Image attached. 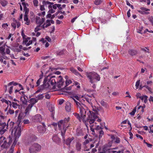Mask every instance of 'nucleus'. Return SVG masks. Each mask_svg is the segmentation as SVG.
<instances>
[{
  "instance_id": "f257e3e1",
  "label": "nucleus",
  "mask_w": 153,
  "mask_h": 153,
  "mask_svg": "<svg viewBox=\"0 0 153 153\" xmlns=\"http://www.w3.org/2000/svg\"><path fill=\"white\" fill-rule=\"evenodd\" d=\"M86 108H85V112H84L83 114L79 110V113L80 115L77 113H74L73 114L76 117V118L78 120L79 122H81V120L84 123L86 126H87L88 124L87 123L88 122L90 124H91L94 123V118H94L95 116L94 115L93 117H92L91 114V112L89 110L86 109Z\"/></svg>"
},
{
  "instance_id": "f03ea898",
  "label": "nucleus",
  "mask_w": 153,
  "mask_h": 153,
  "mask_svg": "<svg viewBox=\"0 0 153 153\" xmlns=\"http://www.w3.org/2000/svg\"><path fill=\"white\" fill-rule=\"evenodd\" d=\"M56 78L55 76H47L45 78L43 85L41 86V89L44 90L49 88L50 84L53 87H55L56 85Z\"/></svg>"
},
{
  "instance_id": "7ed1b4c3",
  "label": "nucleus",
  "mask_w": 153,
  "mask_h": 153,
  "mask_svg": "<svg viewBox=\"0 0 153 153\" xmlns=\"http://www.w3.org/2000/svg\"><path fill=\"white\" fill-rule=\"evenodd\" d=\"M22 121L20 118L19 116L18 117V120L16 123V125L15 126L14 128L12 129L11 133L14 137L15 139L14 141V143L16 142V139H18L21 134V124L20 123Z\"/></svg>"
},
{
  "instance_id": "20e7f679",
  "label": "nucleus",
  "mask_w": 153,
  "mask_h": 153,
  "mask_svg": "<svg viewBox=\"0 0 153 153\" xmlns=\"http://www.w3.org/2000/svg\"><path fill=\"white\" fill-rule=\"evenodd\" d=\"M87 76L90 79V82L92 83H93L97 81H100V77L99 75L94 72H91L89 73H87Z\"/></svg>"
},
{
  "instance_id": "39448f33",
  "label": "nucleus",
  "mask_w": 153,
  "mask_h": 153,
  "mask_svg": "<svg viewBox=\"0 0 153 153\" xmlns=\"http://www.w3.org/2000/svg\"><path fill=\"white\" fill-rule=\"evenodd\" d=\"M41 148L42 146L41 145L35 143L30 147L29 151L30 153H37L40 151Z\"/></svg>"
},
{
  "instance_id": "423d86ee",
  "label": "nucleus",
  "mask_w": 153,
  "mask_h": 153,
  "mask_svg": "<svg viewBox=\"0 0 153 153\" xmlns=\"http://www.w3.org/2000/svg\"><path fill=\"white\" fill-rule=\"evenodd\" d=\"M73 99L76 103L77 108L80 109V111L81 113H82H82L83 114L84 112H85V108H87L86 107L84 104L82 103L81 102L79 101V102L76 100L74 98H73Z\"/></svg>"
},
{
  "instance_id": "0eeeda50",
  "label": "nucleus",
  "mask_w": 153,
  "mask_h": 153,
  "mask_svg": "<svg viewBox=\"0 0 153 153\" xmlns=\"http://www.w3.org/2000/svg\"><path fill=\"white\" fill-rule=\"evenodd\" d=\"M70 119V118L69 117H68L67 118L65 117L64 118L63 120H61L59 122H58V126L59 128L61 129L62 125V128L63 126L65 125V128L67 126V124L69 122Z\"/></svg>"
},
{
  "instance_id": "6e6552de",
  "label": "nucleus",
  "mask_w": 153,
  "mask_h": 153,
  "mask_svg": "<svg viewBox=\"0 0 153 153\" xmlns=\"http://www.w3.org/2000/svg\"><path fill=\"white\" fill-rule=\"evenodd\" d=\"M40 17L38 16H36L35 18L36 22L37 24H39V25H37L36 27L34 29V31L35 32H37L40 30L39 27H40V26L42 25L44 22L45 20V19L44 18H42L41 19V22L39 21Z\"/></svg>"
},
{
  "instance_id": "1a4fd4ad",
  "label": "nucleus",
  "mask_w": 153,
  "mask_h": 153,
  "mask_svg": "<svg viewBox=\"0 0 153 153\" xmlns=\"http://www.w3.org/2000/svg\"><path fill=\"white\" fill-rule=\"evenodd\" d=\"M91 106L92 108V110L94 111V112H93L92 111H91L90 110L91 112V114L92 115V117L94 116V115L95 116V118L94 117V121L97 118L98 116H97V115L98 114V111L99 110V109L97 107H96L95 106H94L92 105H91Z\"/></svg>"
},
{
  "instance_id": "9d476101",
  "label": "nucleus",
  "mask_w": 153,
  "mask_h": 153,
  "mask_svg": "<svg viewBox=\"0 0 153 153\" xmlns=\"http://www.w3.org/2000/svg\"><path fill=\"white\" fill-rule=\"evenodd\" d=\"M110 150H111V149H110V147L108 146H104V147L101 150L100 148H98V153H109Z\"/></svg>"
},
{
  "instance_id": "9b49d317",
  "label": "nucleus",
  "mask_w": 153,
  "mask_h": 153,
  "mask_svg": "<svg viewBox=\"0 0 153 153\" xmlns=\"http://www.w3.org/2000/svg\"><path fill=\"white\" fill-rule=\"evenodd\" d=\"M62 79L63 78L61 76H59L56 77V85L59 88H61L63 85L64 81H62Z\"/></svg>"
},
{
  "instance_id": "f8f14e48",
  "label": "nucleus",
  "mask_w": 153,
  "mask_h": 153,
  "mask_svg": "<svg viewBox=\"0 0 153 153\" xmlns=\"http://www.w3.org/2000/svg\"><path fill=\"white\" fill-rule=\"evenodd\" d=\"M103 128V127H102V126H97L95 128V130L96 131H99L98 132L100 134L99 136V138H101L104 134V132L102 130Z\"/></svg>"
},
{
  "instance_id": "ddd939ff",
  "label": "nucleus",
  "mask_w": 153,
  "mask_h": 153,
  "mask_svg": "<svg viewBox=\"0 0 153 153\" xmlns=\"http://www.w3.org/2000/svg\"><path fill=\"white\" fill-rule=\"evenodd\" d=\"M14 125H15V126H16V123H14V122H13L12 121H10L9 123H7V124H6V123H5V124H4V126L6 129H9L10 130L13 128Z\"/></svg>"
},
{
  "instance_id": "4468645a",
  "label": "nucleus",
  "mask_w": 153,
  "mask_h": 153,
  "mask_svg": "<svg viewBox=\"0 0 153 153\" xmlns=\"http://www.w3.org/2000/svg\"><path fill=\"white\" fill-rule=\"evenodd\" d=\"M32 120L34 122H40L42 120L41 116L40 114H37L32 117Z\"/></svg>"
},
{
  "instance_id": "2eb2a0df",
  "label": "nucleus",
  "mask_w": 153,
  "mask_h": 153,
  "mask_svg": "<svg viewBox=\"0 0 153 153\" xmlns=\"http://www.w3.org/2000/svg\"><path fill=\"white\" fill-rule=\"evenodd\" d=\"M74 139V137H72L71 138L69 137L66 140L64 139L63 140L64 143L66 144L68 146H69L71 141Z\"/></svg>"
},
{
  "instance_id": "dca6fc26",
  "label": "nucleus",
  "mask_w": 153,
  "mask_h": 153,
  "mask_svg": "<svg viewBox=\"0 0 153 153\" xmlns=\"http://www.w3.org/2000/svg\"><path fill=\"white\" fill-rule=\"evenodd\" d=\"M65 109L68 112L71 111V104L70 102H67L66 103L65 106Z\"/></svg>"
},
{
  "instance_id": "f3484780",
  "label": "nucleus",
  "mask_w": 153,
  "mask_h": 153,
  "mask_svg": "<svg viewBox=\"0 0 153 153\" xmlns=\"http://www.w3.org/2000/svg\"><path fill=\"white\" fill-rule=\"evenodd\" d=\"M128 53L131 56H133L136 55L137 54V51L133 49H130L129 50Z\"/></svg>"
},
{
  "instance_id": "a211bd4d",
  "label": "nucleus",
  "mask_w": 153,
  "mask_h": 153,
  "mask_svg": "<svg viewBox=\"0 0 153 153\" xmlns=\"http://www.w3.org/2000/svg\"><path fill=\"white\" fill-rule=\"evenodd\" d=\"M28 97L27 96L24 95L23 97H21V100L22 101V104L26 105L27 102V99Z\"/></svg>"
},
{
  "instance_id": "6ab92c4d",
  "label": "nucleus",
  "mask_w": 153,
  "mask_h": 153,
  "mask_svg": "<svg viewBox=\"0 0 153 153\" xmlns=\"http://www.w3.org/2000/svg\"><path fill=\"white\" fill-rule=\"evenodd\" d=\"M65 127V125L63 126V128H62L63 130L61 131V134L63 140L65 138V133L66 131V128Z\"/></svg>"
},
{
  "instance_id": "aec40b11",
  "label": "nucleus",
  "mask_w": 153,
  "mask_h": 153,
  "mask_svg": "<svg viewBox=\"0 0 153 153\" xmlns=\"http://www.w3.org/2000/svg\"><path fill=\"white\" fill-rule=\"evenodd\" d=\"M52 139L53 141L56 143H58L60 141V139L56 135H53Z\"/></svg>"
},
{
  "instance_id": "412c9836",
  "label": "nucleus",
  "mask_w": 153,
  "mask_h": 153,
  "mask_svg": "<svg viewBox=\"0 0 153 153\" xmlns=\"http://www.w3.org/2000/svg\"><path fill=\"white\" fill-rule=\"evenodd\" d=\"M18 83H17V82H14L13 81H12V82H9L7 84V85H5V88H6L5 90V92H6V91L7 90V86H11L12 85H13L14 86H16V85H18Z\"/></svg>"
},
{
  "instance_id": "4be33fe9",
  "label": "nucleus",
  "mask_w": 153,
  "mask_h": 153,
  "mask_svg": "<svg viewBox=\"0 0 153 153\" xmlns=\"http://www.w3.org/2000/svg\"><path fill=\"white\" fill-rule=\"evenodd\" d=\"M30 103L29 104L30 105H31L32 106L35 104L36 103L38 102L37 100L36 99L34 98H31L30 100Z\"/></svg>"
},
{
  "instance_id": "5701e85b",
  "label": "nucleus",
  "mask_w": 153,
  "mask_h": 153,
  "mask_svg": "<svg viewBox=\"0 0 153 153\" xmlns=\"http://www.w3.org/2000/svg\"><path fill=\"white\" fill-rule=\"evenodd\" d=\"M54 106L52 105H50L48 107V109L52 112L51 114L53 116L54 114L53 112L54 111Z\"/></svg>"
},
{
  "instance_id": "b1692460",
  "label": "nucleus",
  "mask_w": 153,
  "mask_h": 153,
  "mask_svg": "<svg viewBox=\"0 0 153 153\" xmlns=\"http://www.w3.org/2000/svg\"><path fill=\"white\" fill-rule=\"evenodd\" d=\"M76 146V150L78 151H80L81 148V144L79 143H77Z\"/></svg>"
},
{
  "instance_id": "393cba45",
  "label": "nucleus",
  "mask_w": 153,
  "mask_h": 153,
  "mask_svg": "<svg viewBox=\"0 0 153 153\" xmlns=\"http://www.w3.org/2000/svg\"><path fill=\"white\" fill-rule=\"evenodd\" d=\"M6 129L4 126L1 127L0 126V135H2L6 131Z\"/></svg>"
},
{
  "instance_id": "a878e982",
  "label": "nucleus",
  "mask_w": 153,
  "mask_h": 153,
  "mask_svg": "<svg viewBox=\"0 0 153 153\" xmlns=\"http://www.w3.org/2000/svg\"><path fill=\"white\" fill-rule=\"evenodd\" d=\"M39 132L40 133H44L46 131V128L45 127H40L38 128Z\"/></svg>"
},
{
  "instance_id": "bb28decb",
  "label": "nucleus",
  "mask_w": 153,
  "mask_h": 153,
  "mask_svg": "<svg viewBox=\"0 0 153 153\" xmlns=\"http://www.w3.org/2000/svg\"><path fill=\"white\" fill-rule=\"evenodd\" d=\"M100 103L102 106L105 108H107L108 107V104L103 100H101L100 101Z\"/></svg>"
},
{
  "instance_id": "cd10ccee",
  "label": "nucleus",
  "mask_w": 153,
  "mask_h": 153,
  "mask_svg": "<svg viewBox=\"0 0 153 153\" xmlns=\"http://www.w3.org/2000/svg\"><path fill=\"white\" fill-rule=\"evenodd\" d=\"M37 139L36 136L33 135L31 136L29 139V141L30 142L35 141Z\"/></svg>"
},
{
  "instance_id": "c85d7f7f",
  "label": "nucleus",
  "mask_w": 153,
  "mask_h": 153,
  "mask_svg": "<svg viewBox=\"0 0 153 153\" xmlns=\"http://www.w3.org/2000/svg\"><path fill=\"white\" fill-rule=\"evenodd\" d=\"M139 98L141 99L142 100H144V102L145 103H146L147 101V96H139Z\"/></svg>"
},
{
  "instance_id": "c756f323",
  "label": "nucleus",
  "mask_w": 153,
  "mask_h": 153,
  "mask_svg": "<svg viewBox=\"0 0 153 153\" xmlns=\"http://www.w3.org/2000/svg\"><path fill=\"white\" fill-rule=\"evenodd\" d=\"M44 96H43V94H39V95H37L36 96V99L38 101L39 100H41L43 99Z\"/></svg>"
},
{
  "instance_id": "7c9ffc66",
  "label": "nucleus",
  "mask_w": 153,
  "mask_h": 153,
  "mask_svg": "<svg viewBox=\"0 0 153 153\" xmlns=\"http://www.w3.org/2000/svg\"><path fill=\"white\" fill-rule=\"evenodd\" d=\"M0 3L3 7L5 6L7 4V2L5 0H0Z\"/></svg>"
},
{
  "instance_id": "2f4dec72",
  "label": "nucleus",
  "mask_w": 153,
  "mask_h": 153,
  "mask_svg": "<svg viewBox=\"0 0 153 153\" xmlns=\"http://www.w3.org/2000/svg\"><path fill=\"white\" fill-rule=\"evenodd\" d=\"M42 4L44 5H47V4H48V5H52L53 4V2H51L48 1H46L44 0L42 1Z\"/></svg>"
},
{
  "instance_id": "473e14b6",
  "label": "nucleus",
  "mask_w": 153,
  "mask_h": 153,
  "mask_svg": "<svg viewBox=\"0 0 153 153\" xmlns=\"http://www.w3.org/2000/svg\"><path fill=\"white\" fill-rule=\"evenodd\" d=\"M71 71L73 73H74L76 75H79V73L76 70H75L73 68H70Z\"/></svg>"
},
{
  "instance_id": "72a5a7b5",
  "label": "nucleus",
  "mask_w": 153,
  "mask_h": 153,
  "mask_svg": "<svg viewBox=\"0 0 153 153\" xmlns=\"http://www.w3.org/2000/svg\"><path fill=\"white\" fill-rule=\"evenodd\" d=\"M5 48L3 46L0 47V51H1V53L2 54H4L5 53L4 52Z\"/></svg>"
},
{
  "instance_id": "f704fd0d",
  "label": "nucleus",
  "mask_w": 153,
  "mask_h": 153,
  "mask_svg": "<svg viewBox=\"0 0 153 153\" xmlns=\"http://www.w3.org/2000/svg\"><path fill=\"white\" fill-rule=\"evenodd\" d=\"M102 2L101 0H96L94 1V4L96 5H99Z\"/></svg>"
},
{
  "instance_id": "c9c22d12",
  "label": "nucleus",
  "mask_w": 153,
  "mask_h": 153,
  "mask_svg": "<svg viewBox=\"0 0 153 153\" xmlns=\"http://www.w3.org/2000/svg\"><path fill=\"white\" fill-rule=\"evenodd\" d=\"M10 86V87L9 89V92L10 94H11L13 92V86Z\"/></svg>"
},
{
  "instance_id": "e433bc0d",
  "label": "nucleus",
  "mask_w": 153,
  "mask_h": 153,
  "mask_svg": "<svg viewBox=\"0 0 153 153\" xmlns=\"http://www.w3.org/2000/svg\"><path fill=\"white\" fill-rule=\"evenodd\" d=\"M143 87L147 89L151 93H152V89L150 88L148 86L146 85H144V86H143Z\"/></svg>"
},
{
  "instance_id": "4c0bfd02",
  "label": "nucleus",
  "mask_w": 153,
  "mask_h": 153,
  "mask_svg": "<svg viewBox=\"0 0 153 153\" xmlns=\"http://www.w3.org/2000/svg\"><path fill=\"white\" fill-rule=\"evenodd\" d=\"M71 82H72L70 79H68L67 80H66L65 81L66 86H67L69 84L71 83Z\"/></svg>"
},
{
  "instance_id": "58836bf2",
  "label": "nucleus",
  "mask_w": 153,
  "mask_h": 153,
  "mask_svg": "<svg viewBox=\"0 0 153 153\" xmlns=\"http://www.w3.org/2000/svg\"><path fill=\"white\" fill-rule=\"evenodd\" d=\"M42 79V77H41L37 80L36 84V86H38L39 85L40 82L41 81V79Z\"/></svg>"
},
{
  "instance_id": "ea45409f",
  "label": "nucleus",
  "mask_w": 153,
  "mask_h": 153,
  "mask_svg": "<svg viewBox=\"0 0 153 153\" xmlns=\"http://www.w3.org/2000/svg\"><path fill=\"white\" fill-rule=\"evenodd\" d=\"M12 107L14 108H16L17 106L19 105L16 102H12Z\"/></svg>"
},
{
  "instance_id": "a19ab883",
  "label": "nucleus",
  "mask_w": 153,
  "mask_h": 153,
  "mask_svg": "<svg viewBox=\"0 0 153 153\" xmlns=\"http://www.w3.org/2000/svg\"><path fill=\"white\" fill-rule=\"evenodd\" d=\"M84 98L91 105H92V104L91 102V99H89L88 98H87L85 97H84Z\"/></svg>"
},
{
  "instance_id": "79ce46f5",
  "label": "nucleus",
  "mask_w": 153,
  "mask_h": 153,
  "mask_svg": "<svg viewBox=\"0 0 153 153\" xmlns=\"http://www.w3.org/2000/svg\"><path fill=\"white\" fill-rule=\"evenodd\" d=\"M140 80H139L136 82V84H135V86L136 87L137 89L138 88V87L140 85Z\"/></svg>"
},
{
  "instance_id": "37998d69",
  "label": "nucleus",
  "mask_w": 153,
  "mask_h": 153,
  "mask_svg": "<svg viewBox=\"0 0 153 153\" xmlns=\"http://www.w3.org/2000/svg\"><path fill=\"white\" fill-rule=\"evenodd\" d=\"M136 108H134L131 112L130 113V114L131 115L133 116L135 114V112L136 111Z\"/></svg>"
},
{
  "instance_id": "c03bdc74",
  "label": "nucleus",
  "mask_w": 153,
  "mask_h": 153,
  "mask_svg": "<svg viewBox=\"0 0 153 153\" xmlns=\"http://www.w3.org/2000/svg\"><path fill=\"white\" fill-rule=\"evenodd\" d=\"M33 4L35 6H37L38 5V1L37 0H33Z\"/></svg>"
},
{
  "instance_id": "a18cd8bd",
  "label": "nucleus",
  "mask_w": 153,
  "mask_h": 153,
  "mask_svg": "<svg viewBox=\"0 0 153 153\" xmlns=\"http://www.w3.org/2000/svg\"><path fill=\"white\" fill-rule=\"evenodd\" d=\"M24 40L22 42L23 45H26L28 43V40L26 38H24Z\"/></svg>"
},
{
  "instance_id": "49530a36",
  "label": "nucleus",
  "mask_w": 153,
  "mask_h": 153,
  "mask_svg": "<svg viewBox=\"0 0 153 153\" xmlns=\"http://www.w3.org/2000/svg\"><path fill=\"white\" fill-rule=\"evenodd\" d=\"M1 101L2 102H5L8 105V101H7V100H5L4 99V98H2V99L1 100ZM8 106L7 107H8Z\"/></svg>"
},
{
  "instance_id": "de8ad7c7",
  "label": "nucleus",
  "mask_w": 153,
  "mask_h": 153,
  "mask_svg": "<svg viewBox=\"0 0 153 153\" xmlns=\"http://www.w3.org/2000/svg\"><path fill=\"white\" fill-rule=\"evenodd\" d=\"M8 113H9L10 114H12L14 113V111L13 110L9 109L7 112V114H8Z\"/></svg>"
},
{
  "instance_id": "09e8293b",
  "label": "nucleus",
  "mask_w": 153,
  "mask_h": 153,
  "mask_svg": "<svg viewBox=\"0 0 153 153\" xmlns=\"http://www.w3.org/2000/svg\"><path fill=\"white\" fill-rule=\"evenodd\" d=\"M47 5H44L43 4V5H41L40 6V10L41 11H43L45 10V8L44 7L45 6H46Z\"/></svg>"
},
{
  "instance_id": "8fccbe9b",
  "label": "nucleus",
  "mask_w": 153,
  "mask_h": 153,
  "mask_svg": "<svg viewBox=\"0 0 153 153\" xmlns=\"http://www.w3.org/2000/svg\"><path fill=\"white\" fill-rule=\"evenodd\" d=\"M14 152V149L12 147H11L9 151L7 153H13Z\"/></svg>"
},
{
  "instance_id": "3c124183",
  "label": "nucleus",
  "mask_w": 153,
  "mask_h": 153,
  "mask_svg": "<svg viewBox=\"0 0 153 153\" xmlns=\"http://www.w3.org/2000/svg\"><path fill=\"white\" fill-rule=\"evenodd\" d=\"M11 25L12 27H13L14 29H15L16 27V23L15 22H13L11 24Z\"/></svg>"
},
{
  "instance_id": "603ef678",
  "label": "nucleus",
  "mask_w": 153,
  "mask_h": 153,
  "mask_svg": "<svg viewBox=\"0 0 153 153\" xmlns=\"http://www.w3.org/2000/svg\"><path fill=\"white\" fill-rule=\"evenodd\" d=\"M115 139H116V140L115 141V142L116 143H119L120 142V139L117 137Z\"/></svg>"
},
{
  "instance_id": "864d4df0",
  "label": "nucleus",
  "mask_w": 153,
  "mask_h": 153,
  "mask_svg": "<svg viewBox=\"0 0 153 153\" xmlns=\"http://www.w3.org/2000/svg\"><path fill=\"white\" fill-rule=\"evenodd\" d=\"M23 123L24 124H28L30 123L29 121L28 120H25L23 121Z\"/></svg>"
},
{
  "instance_id": "5fc2aeb1",
  "label": "nucleus",
  "mask_w": 153,
  "mask_h": 153,
  "mask_svg": "<svg viewBox=\"0 0 153 153\" xmlns=\"http://www.w3.org/2000/svg\"><path fill=\"white\" fill-rule=\"evenodd\" d=\"M24 10L25 12V13H28L29 9L26 7H24Z\"/></svg>"
},
{
  "instance_id": "6e6d98bb",
  "label": "nucleus",
  "mask_w": 153,
  "mask_h": 153,
  "mask_svg": "<svg viewBox=\"0 0 153 153\" xmlns=\"http://www.w3.org/2000/svg\"><path fill=\"white\" fill-rule=\"evenodd\" d=\"M33 106H32V105H31L29 104V105H28V106L26 108H27V109L28 110L30 111Z\"/></svg>"
},
{
  "instance_id": "4d7b16f0",
  "label": "nucleus",
  "mask_w": 153,
  "mask_h": 153,
  "mask_svg": "<svg viewBox=\"0 0 153 153\" xmlns=\"http://www.w3.org/2000/svg\"><path fill=\"white\" fill-rule=\"evenodd\" d=\"M5 122H3L1 121V120L0 119V126L2 127V126H4V124H5Z\"/></svg>"
},
{
  "instance_id": "13d9d810",
  "label": "nucleus",
  "mask_w": 153,
  "mask_h": 153,
  "mask_svg": "<svg viewBox=\"0 0 153 153\" xmlns=\"http://www.w3.org/2000/svg\"><path fill=\"white\" fill-rule=\"evenodd\" d=\"M152 17L153 16H151V17H150V18H149L148 19L149 21L151 22L152 25H153V19H152Z\"/></svg>"
},
{
  "instance_id": "bf43d9fd",
  "label": "nucleus",
  "mask_w": 153,
  "mask_h": 153,
  "mask_svg": "<svg viewBox=\"0 0 153 153\" xmlns=\"http://www.w3.org/2000/svg\"><path fill=\"white\" fill-rule=\"evenodd\" d=\"M45 39L47 40L49 42H51V39L48 36H46Z\"/></svg>"
},
{
  "instance_id": "052dcab7",
  "label": "nucleus",
  "mask_w": 153,
  "mask_h": 153,
  "mask_svg": "<svg viewBox=\"0 0 153 153\" xmlns=\"http://www.w3.org/2000/svg\"><path fill=\"white\" fill-rule=\"evenodd\" d=\"M55 12V10H53L52 8L50 9H49V11H48V13H54Z\"/></svg>"
},
{
  "instance_id": "680f3d73",
  "label": "nucleus",
  "mask_w": 153,
  "mask_h": 153,
  "mask_svg": "<svg viewBox=\"0 0 153 153\" xmlns=\"http://www.w3.org/2000/svg\"><path fill=\"white\" fill-rule=\"evenodd\" d=\"M140 9H141L142 10H144L146 11L149 10V9L144 7H141L140 8Z\"/></svg>"
},
{
  "instance_id": "e2e57ef3",
  "label": "nucleus",
  "mask_w": 153,
  "mask_h": 153,
  "mask_svg": "<svg viewBox=\"0 0 153 153\" xmlns=\"http://www.w3.org/2000/svg\"><path fill=\"white\" fill-rule=\"evenodd\" d=\"M63 51H61L59 52H57V54L59 55H60L63 54Z\"/></svg>"
},
{
  "instance_id": "0e129e2a",
  "label": "nucleus",
  "mask_w": 153,
  "mask_h": 153,
  "mask_svg": "<svg viewBox=\"0 0 153 153\" xmlns=\"http://www.w3.org/2000/svg\"><path fill=\"white\" fill-rule=\"evenodd\" d=\"M50 57V56H42L41 57L42 59H47L48 58H49Z\"/></svg>"
},
{
  "instance_id": "69168bd1",
  "label": "nucleus",
  "mask_w": 153,
  "mask_h": 153,
  "mask_svg": "<svg viewBox=\"0 0 153 153\" xmlns=\"http://www.w3.org/2000/svg\"><path fill=\"white\" fill-rule=\"evenodd\" d=\"M32 43V40H30L28 42L26 46H27L30 45V44H31Z\"/></svg>"
},
{
  "instance_id": "338daca9",
  "label": "nucleus",
  "mask_w": 153,
  "mask_h": 153,
  "mask_svg": "<svg viewBox=\"0 0 153 153\" xmlns=\"http://www.w3.org/2000/svg\"><path fill=\"white\" fill-rule=\"evenodd\" d=\"M30 111L29 110H28L27 108H26L25 111V113L26 115H28L29 114V112Z\"/></svg>"
},
{
  "instance_id": "774afa93",
  "label": "nucleus",
  "mask_w": 153,
  "mask_h": 153,
  "mask_svg": "<svg viewBox=\"0 0 153 153\" xmlns=\"http://www.w3.org/2000/svg\"><path fill=\"white\" fill-rule=\"evenodd\" d=\"M89 142V141L88 140H86L83 143V145H85L88 143Z\"/></svg>"
}]
</instances>
